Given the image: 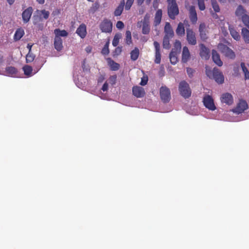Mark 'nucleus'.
Here are the masks:
<instances>
[{
    "mask_svg": "<svg viewBox=\"0 0 249 249\" xmlns=\"http://www.w3.org/2000/svg\"><path fill=\"white\" fill-rule=\"evenodd\" d=\"M206 73L210 78L213 79L218 84H222L224 81V77L223 73L216 68H214L212 71L206 68Z\"/></svg>",
    "mask_w": 249,
    "mask_h": 249,
    "instance_id": "nucleus-1",
    "label": "nucleus"
},
{
    "mask_svg": "<svg viewBox=\"0 0 249 249\" xmlns=\"http://www.w3.org/2000/svg\"><path fill=\"white\" fill-rule=\"evenodd\" d=\"M167 13L169 17L175 19L176 17L179 14V9L176 0H167Z\"/></svg>",
    "mask_w": 249,
    "mask_h": 249,
    "instance_id": "nucleus-2",
    "label": "nucleus"
},
{
    "mask_svg": "<svg viewBox=\"0 0 249 249\" xmlns=\"http://www.w3.org/2000/svg\"><path fill=\"white\" fill-rule=\"evenodd\" d=\"M178 90L180 94L185 99L189 98L191 96V89L189 84L185 81H182L179 83Z\"/></svg>",
    "mask_w": 249,
    "mask_h": 249,
    "instance_id": "nucleus-3",
    "label": "nucleus"
},
{
    "mask_svg": "<svg viewBox=\"0 0 249 249\" xmlns=\"http://www.w3.org/2000/svg\"><path fill=\"white\" fill-rule=\"evenodd\" d=\"M160 98L165 103H168L171 99V92L166 86H161L160 89Z\"/></svg>",
    "mask_w": 249,
    "mask_h": 249,
    "instance_id": "nucleus-4",
    "label": "nucleus"
},
{
    "mask_svg": "<svg viewBox=\"0 0 249 249\" xmlns=\"http://www.w3.org/2000/svg\"><path fill=\"white\" fill-rule=\"evenodd\" d=\"M99 27L102 32L111 33L112 30V23L109 19L105 18L100 23Z\"/></svg>",
    "mask_w": 249,
    "mask_h": 249,
    "instance_id": "nucleus-5",
    "label": "nucleus"
},
{
    "mask_svg": "<svg viewBox=\"0 0 249 249\" xmlns=\"http://www.w3.org/2000/svg\"><path fill=\"white\" fill-rule=\"evenodd\" d=\"M218 49L221 53L226 57L231 59L234 58L235 55L234 52L227 46L224 44H220L218 45Z\"/></svg>",
    "mask_w": 249,
    "mask_h": 249,
    "instance_id": "nucleus-6",
    "label": "nucleus"
},
{
    "mask_svg": "<svg viewBox=\"0 0 249 249\" xmlns=\"http://www.w3.org/2000/svg\"><path fill=\"white\" fill-rule=\"evenodd\" d=\"M186 39L189 44L195 45L196 44V38L195 33L190 28L186 29Z\"/></svg>",
    "mask_w": 249,
    "mask_h": 249,
    "instance_id": "nucleus-7",
    "label": "nucleus"
},
{
    "mask_svg": "<svg viewBox=\"0 0 249 249\" xmlns=\"http://www.w3.org/2000/svg\"><path fill=\"white\" fill-rule=\"evenodd\" d=\"M203 102L204 106L209 110L213 111L216 109L213 100L212 96L206 95L203 97Z\"/></svg>",
    "mask_w": 249,
    "mask_h": 249,
    "instance_id": "nucleus-8",
    "label": "nucleus"
},
{
    "mask_svg": "<svg viewBox=\"0 0 249 249\" xmlns=\"http://www.w3.org/2000/svg\"><path fill=\"white\" fill-rule=\"evenodd\" d=\"M248 107L247 103L243 100H240L235 108L232 109V111L237 114L243 112Z\"/></svg>",
    "mask_w": 249,
    "mask_h": 249,
    "instance_id": "nucleus-9",
    "label": "nucleus"
},
{
    "mask_svg": "<svg viewBox=\"0 0 249 249\" xmlns=\"http://www.w3.org/2000/svg\"><path fill=\"white\" fill-rule=\"evenodd\" d=\"M33 9L32 7H29L24 10L22 13V18L24 23L28 22L32 15Z\"/></svg>",
    "mask_w": 249,
    "mask_h": 249,
    "instance_id": "nucleus-10",
    "label": "nucleus"
},
{
    "mask_svg": "<svg viewBox=\"0 0 249 249\" xmlns=\"http://www.w3.org/2000/svg\"><path fill=\"white\" fill-rule=\"evenodd\" d=\"M221 101L223 103L231 105L233 102V99L232 95L229 93H225L222 94L221 97Z\"/></svg>",
    "mask_w": 249,
    "mask_h": 249,
    "instance_id": "nucleus-11",
    "label": "nucleus"
},
{
    "mask_svg": "<svg viewBox=\"0 0 249 249\" xmlns=\"http://www.w3.org/2000/svg\"><path fill=\"white\" fill-rule=\"evenodd\" d=\"M200 50L199 54L202 59L207 60L210 57V51L203 44L199 45Z\"/></svg>",
    "mask_w": 249,
    "mask_h": 249,
    "instance_id": "nucleus-12",
    "label": "nucleus"
},
{
    "mask_svg": "<svg viewBox=\"0 0 249 249\" xmlns=\"http://www.w3.org/2000/svg\"><path fill=\"white\" fill-rule=\"evenodd\" d=\"M189 18L192 24H195L197 21L196 12L194 6H191L189 9Z\"/></svg>",
    "mask_w": 249,
    "mask_h": 249,
    "instance_id": "nucleus-13",
    "label": "nucleus"
},
{
    "mask_svg": "<svg viewBox=\"0 0 249 249\" xmlns=\"http://www.w3.org/2000/svg\"><path fill=\"white\" fill-rule=\"evenodd\" d=\"M133 94L137 98L143 97L145 92L143 88L139 86H134L132 88Z\"/></svg>",
    "mask_w": 249,
    "mask_h": 249,
    "instance_id": "nucleus-14",
    "label": "nucleus"
},
{
    "mask_svg": "<svg viewBox=\"0 0 249 249\" xmlns=\"http://www.w3.org/2000/svg\"><path fill=\"white\" fill-rule=\"evenodd\" d=\"M164 32L165 33V36L164 37L172 38L174 36V33L173 30L169 22H166Z\"/></svg>",
    "mask_w": 249,
    "mask_h": 249,
    "instance_id": "nucleus-15",
    "label": "nucleus"
},
{
    "mask_svg": "<svg viewBox=\"0 0 249 249\" xmlns=\"http://www.w3.org/2000/svg\"><path fill=\"white\" fill-rule=\"evenodd\" d=\"M162 15V12L161 9H158L155 15L154 25V26H157L159 25L161 22Z\"/></svg>",
    "mask_w": 249,
    "mask_h": 249,
    "instance_id": "nucleus-16",
    "label": "nucleus"
},
{
    "mask_svg": "<svg viewBox=\"0 0 249 249\" xmlns=\"http://www.w3.org/2000/svg\"><path fill=\"white\" fill-rule=\"evenodd\" d=\"M212 58L213 62L218 66H222L223 62L220 59L219 54L216 51L213 50L212 51Z\"/></svg>",
    "mask_w": 249,
    "mask_h": 249,
    "instance_id": "nucleus-17",
    "label": "nucleus"
},
{
    "mask_svg": "<svg viewBox=\"0 0 249 249\" xmlns=\"http://www.w3.org/2000/svg\"><path fill=\"white\" fill-rule=\"evenodd\" d=\"M229 30L230 32V34L231 35V36L236 40L238 41L240 39V36L239 35V33L236 31V30L235 29L234 27L231 25H229Z\"/></svg>",
    "mask_w": 249,
    "mask_h": 249,
    "instance_id": "nucleus-18",
    "label": "nucleus"
},
{
    "mask_svg": "<svg viewBox=\"0 0 249 249\" xmlns=\"http://www.w3.org/2000/svg\"><path fill=\"white\" fill-rule=\"evenodd\" d=\"M235 15L238 17H241V19H243V18L244 16H247V11L244 8L243 6L240 5H239L235 12Z\"/></svg>",
    "mask_w": 249,
    "mask_h": 249,
    "instance_id": "nucleus-19",
    "label": "nucleus"
},
{
    "mask_svg": "<svg viewBox=\"0 0 249 249\" xmlns=\"http://www.w3.org/2000/svg\"><path fill=\"white\" fill-rule=\"evenodd\" d=\"M190 57V53L187 47L184 46L183 48L182 53V61L183 63L187 62Z\"/></svg>",
    "mask_w": 249,
    "mask_h": 249,
    "instance_id": "nucleus-20",
    "label": "nucleus"
},
{
    "mask_svg": "<svg viewBox=\"0 0 249 249\" xmlns=\"http://www.w3.org/2000/svg\"><path fill=\"white\" fill-rule=\"evenodd\" d=\"M76 32L82 38H84L87 34L86 25L84 24L80 25L77 29Z\"/></svg>",
    "mask_w": 249,
    "mask_h": 249,
    "instance_id": "nucleus-21",
    "label": "nucleus"
},
{
    "mask_svg": "<svg viewBox=\"0 0 249 249\" xmlns=\"http://www.w3.org/2000/svg\"><path fill=\"white\" fill-rule=\"evenodd\" d=\"M54 47L57 51H61L63 48V41L61 38L55 37L54 39Z\"/></svg>",
    "mask_w": 249,
    "mask_h": 249,
    "instance_id": "nucleus-22",
    "label": "nucleus"
},
{
    "mask_svg": "<svg viewBox=\"0 0 249 249\" xmlns=\"http://www.w3.org/2000/svg\"><path fill=\"white\" fill-rule=\"evenodd\" d=\"M125 5L124 0H122L114 12V15L116 17L120 16L123 11Z\"/></svg>",
    "mask_w": 249,
    "mask_h": 249,
    "instance_id": "nucleus-23",
    "label": "nucleus"
},
{
    "mask_svg": "<svg viewBox=\"0 0 249 249\" xmlns=\"http://www.w3.org/2000/svg\"><path fill=\"white\" fill-rule=\"evenodd\" d=\"M108 65L109 66L111 71H117L120 68L119 64L115 62L114 61L112 60L110 58H107V59Z\"/></svg>",
    "mask_w": 249,
    "mask_h": 249,
    "instance_id": "nucleus-24",
    "label": "nucleus"
},
{
    "mask_svg": "<svg viewBox=\"0 0 249 249\" xmlns=\"http://www.w3.org/2000/svg\"><path fill=\"white\" fill-rule=\"evenodd\" d=\"M199 32L201 38L204 40L207 38L206 33V26L204 23H201L199 27Z\"/></svg>",
    "mask_w": 249,
    "mask_h": 249,
    "instance_id": "nucleus-25",
    "label": "nucleus"
},
{
    "mask_svg": "<svg viewBox=\"0 0 249 249\" xmlns=\"http://www.w3.org/2000/svg\"><path fill=\"white\" fill-rule=\"evenodd\" d=\"M177 35L179 36H182L185 35V27L184 24L182 22H179L176 30Z\"/></svg>",
    "mask_w": 249,
    "mask_h": 249,
    "instance_id": "nucleus-26",
    "label": "nucleus"
},
{
    "mask_svg": "<svg viewBox=\"0 0 249 249\" xmlns=\"http://www.w3.org/2000/svg\"><path fill=\"white\" fill-rule=\"evenodd\" d=\"M241 34L244 42L247 44H249V30L246 28H243Z\"/></svg>",
    "mask_w": 249,
    "mask_h": 249,
    "instance_id": "nucleus-27",
    "label": "nucleus"
},
{
    "mask_svg": "<svg viewBox=\"0 0 249 249\" xmlns=\"http://www.w3.org/2000/svg\"><path fill=\"white\" fill-rule=\"evenodd\" d=\"M54 34H55V37H58V38H61L60 36L65 37L68 35V33L66 30H61L59 29H55L54 30Z\"/></svg>",
    "mask_w": 249,
    "mask_h": 249,
    "instance_id": "nucleus-28",
    "label": "nucleus"
},
{
    "mask_svg": "<svg viewBox=\"0 0 249 249\" xmlns=\"http://www.w3.org/2000/svg\"><path fill=\"white\" fill-rule=\"evenodd\" d=\"M24 30L21 28L18 29L16 30L14 36V39L15 41H18L24 36Z\"/></svg>",
    "mask_w": 249,
    "mask_h": 249,
    "instance_id": "nucleus-29",
    "label": "nucleus"
},
{
    "mask_svg": "<svg viewBox=\"0 0 249 249\" xmlns=\"http://www.w3.org/2000/svg\"><path fill=\"white\" fill-rule=\"evenodd\" d=\"M139 50L138 48L135 47L130 53V58L133 61L136 60L139 56Z\"/></svg>",
    "mask_w": 249,
    "mask_h": 249,
    "instance_id": "nucleus-30",
    "label": "nucleus"
},
{
    "mask_svg": "<svg viewBox=\"0 0 249 249\" xmlns=\"http://www.w3.org/2000/svg\"><path fill=\"white\" fill-rule=\"evenodd\" d=\"M6 72L8 75L13 76L16 74L18 71L17 69L14 67H8L6 68Z\"/></svg>",
    "mask_w": 249,
    "mask_h": 249,
    "instance_id": "nucleus-31",
    "label": "nucleus"
},
{
    "mask_svg": "<svg viewBox=\"0 0 249 249\" xmlns=\"http://www.w3.org/2000/svg\"><path fill=\"white\" fill-rule=\"evenodd\" d=\"M178 53L171 51L169 54L170 62L172 64H175L178 61Z\"/></svg>",
    "mask_w": 249,
    "mask_h": 249,
    "instance_id": "nucleus-32",
    "label": "nucleus"
},
{
    "mask_svg": "<svg viewBox=\"0 0 249 249\" xmlns=\"http://www.w3.org/2000/svg\"><path fill=\"white\" fill-rule=\"evenodd\" d=\"M100 4L97 1L94 3L92 6L89 9L88 12L89 14H94L99 8Z\"/></svg>",
    "mask_w": 249,
    "mask_h": 249,
    "instance_id": "nucleus-33",
    "label": "nucleus"
},
{
    "mask_svg": "<svg viewBox=\"0 0 249 249\" xmlns=\"http://www.w3.org/2000/svg\"><path fill=\"white\" fill-rule=\"evenodd\" d=\"M181 48V43L178 40H176L174 44V48L171 51L175 52L176 53H179L180 52Z\"/></svg>",
    "mask_w": 249,
    "mask_h": 249,
    "instance_id": "nucleus-34",
    "label": "nucleus"
},
{
    "mask_svg": "<svg viewBox=\"0 0 249 249\" xmlns=\"http://www.w3.org/2000/svg\"><path fill=\"white\" fill-rule=\"evenodd\" d=\"M23 70L24 74L28 76L32 75V72L33 71L32 67L29 65H25L23 67Z\"/></svg>",
    "mask_w": 249,
    "mask_h": 249,
    "instance_id": "nucleus-35",
    "label": "nucleus"
},
{
    "mask_svg": "<svg viewBox=\"0 0 249 249\" xmlns=\"http://www.w3.org/2000/svg\"><path fill=\"white\" fill-rule=\"evenodd\" d=\"M109 41L108 40L104 45L103 48L101 51V53L103 55H108L109 53Z\"/></svg>",
    "mask_w": 249,
    "mask_h": 249,
    "instance_id": "nucleus-36",
    "label": "nucleus"
},
{
    "mask_svg": "<svg viewBox=\"0 0 249 249\" xmlns=\"http://www.w3.org/2000/svg\"><path fill=\"white\" fill-rule=\"evenodd\" d=\"M150 31L149 24L142 23V33L144 35H148Z\"/></svg>",
    "mask_w": 249,
    "mask_h": 249,
    "instance_id": "nucleus-37",
    "label": "nucleus"
},
{
    "mask_svg": "<svg viewBox=\"0 0 249 249\" xmlns=\"http://www.w3.org/2000/svg\"><path fill=\"white\" fill-rule=\"evenodd\" d=\"M125 43L130 45L132 43L131 33L130 31H126L125 32Z\"/></svg>",
    "mask_w": 249,
    "mask_h": 249,
    "instance_id": "nucleus-38",
    "label": "nucleus"
},
{
    "mask_svg": "<svg viewBox=\"0 0 249 249\" xmlns=\"http://www.w3.org/2000/svg\"><path fill=\"white\" fill-rule=\"evenodd\" d=\"M121 38V34H117L114 36L113 39L112 40V45L114 47H116L119 43V40Z\"/></svg>",
    "mask_w": 249,
    "mask_h": 249,
    "instance_id": "nucleus-39",
    "label": "nucleus"
},
{
    "mask_svg": "<svg viewBox=\"0 0 249 249\" xmlns=\"http://www.w3.org/2000/svg\"><path fill=\"white\" fill-rule=\"evenodd\" d=\"M170 38L169 37H163L162 45L164 49H169L170 48Z\"/></svg>",
    "mask_w": 249,
    "mask_h": 249,
    "instance_id": "nucleus-40",
    "label": "nucleus"
},
{
    "mask_svg": "<svg viewBox=\"0 0 249 249\" xmlns=\"http://www.w3.org/2000/svg\"><path fill=\"white\" fill-rule=\"evenodd\" d=\"M211 3L213 10L215 12H219L220 11V8L216 0H211Z\"/></svg>",
    "mask_w": 249,
    "mask_h": 249,
    "instance_id": "nucleus-41",
    "label": "nucleus"
},
{
    "mask_svg": "<svg viewBox=\"0 0 249 249\" xmlns=\"http://www.w3.org/2000/svg\"><path fill=\"white\" fill-rule=\"evenodd\" d=\"M35 57V55L33 53L29 52L26 56V63L33 62L34 60Z\"/></svg>",
    "mask_w": 249,
    "mask_h": 249,
    "instance_id": "nucleus-42",
    "label": "nucleus"
},
{
    "mask_svg": "<svg viewBox=\"0 0 249 249\" xmlns=\"http://www.w3.org/2000/svg\"><path fill=\"white\" fill-rule=\"evenodd\" d=\"M208 0H197L198 6L199 9L201 11H203L205 9V1Z\"/></svg>",
    "mask_w": 249,
    "mask_h": 249,
    "instance_id": "nucleus-43",
    "label": "nucleus"
},
{
    "mask_svg": "<svg viewBox=\"0 0 249 249\" xmlns=\"http://www.w3.org/2000/svg\"><path fill=\"white\" fill-rule=\"evenodd\" d=\"M122 51V47L118 46L115 48L112 53L113 56H116L120 55Z\"/></svg>",
    "mask_w": 249,
    "mask_h": 249,
    "instance_id": "nucleus-44",
    "label": "nucleus"
},
{
    "mask_svg": "<svg viewBox=\"0 0 249 249\" xmlns=\"http://www.w3.org/2000/svg\"><path fill=\"white\" fill-rule=\"evenodd\" d=\"M161 61V54L160 52H155V63L160 64Z\"/></svg>",
    "mask_w": 249,
    "mask_h": 249,
    "instance_id": "nucleus-45",
    "label": "nucleus"
},
{
    "mask_svg": "<svg viewBox=\"0 0 249 249\" xmlns=\"http://www.w3.org/2000/svg\"><path fill=\"white\" fill-rule=\"evenodd\" d=\"M134 0H127L125 5V9L126 10H129L131 7Z\"/></svg>",
    "mask_w": 249,
    "mask_h": 249,
    "instance_id": "nucleus-46",
    "label": "nucleus"
},
{
    "mask_svg": "<svg viewBox=\"0 0 249 249\" xmlns=\"http://www.w3.org/2000/svg\"><path fill=\"white\" fill-rule=\"evenodd\" d=\"M242 21L245 25L249 28V16H244Z\"/></svg>",
    "mask_w": 249,
    "mask_h": 249,
    "instance_id": "nucleus-47",
    "label": "nucleus"
},
{
    "mask_svg": "<svg viewBox=\"0 0 249 249\" xmlns=\"http://www.w3.org/2000/svg\"><path fill=\"white\" fill-rule=\"evenodd\" d=\"M186 71L189 77L190 78H192L193 76L194 73L195 71L194 69L191 68H187Z\"/></svg>",
    "mask_w": 249,
    "mask_h": 249,
    "instance_id": "nucleus-48",
    "label": "nucleus"
},
{
    "mask_svg": "<svg viewBox=\"0 0 249 249\" xmlns=\"http://www.w3.org/2000/svg\"><path fill=\"white\" fill-rule=\"evenodd\" d=\"M41 13L43 15V18L44 19H47L48 18L50 15V13L49 11H46L45 10H42L41 11Z\"/></svg>",
    "mask_w": 249,
    "mask_h": 249,
    "instance_id": "nucleus-49",
    "label": "nucleus"
},
{
    "mask_svg": "<svg viewBox=\"0 0 249 249\" xmlns=\"http://www.w3.org/2000/svg\"><path fill=\"white\" fill-rule=\"evenodd\" d=\"M117 80V76L116 75L110 76L109 77V81L110 83L113 85L116 83Z\"/></svg>",
    "mask_w": 249,
    "mask_h": 249,
    "instance_id": "nucleus-50",
    "label": "nucleus"
},
{
    "mask_svg": "<svg viewBox=\"0 0 249 249\" xmlns=\"http://www.w3.org/2000/svg\"><path fill=\"white\" fill-rule=\"evenodd\" d=\"M148 82V77L147 76L146 77H143L140 83V85L142 86H145L147 84Z\"/></svg>",
    "mask_w": 249,
    "mask_h": 249,
    "instance_id": "nucleus-51",
    "label": "nucleus"
},
{
    "mask_svg": "<svg viewBox=\"0 0 249 249\" xmlns=\"http://www.w3.org/2000/svg\"><path fill=\"white\" fill-rule=\"evenodd\" d=\"M124 24L122 21H118L116 23V27L118 29H122L124 27Z\"/></svg>",
    "mask_w": 249,
    "mask_h": 249,
    "instance_id": "nucleus-52",
    "label": "nucleus"
},
{
    "mask_svg": "<svg viewBox=\"0 0 249 249\" xmlns=\"http://www.w3.org/2000/svg\"><path fill=\"white\" fill-rule=\"evenodd\" d=\"M155 52H160V45L157 41L154 42Z\"/></svg>",
    "mask_w": 249,
    "mask_h": 249,
    "instance_id": "nucleus-53",
    "label": "nucleus"
},
{
    "mask_svg": "<svg viewBox=\"0 0 249 249\" xmlns=\"http://www.w3.org/2000/svg\"><path fill=\"white\" fill-rule=\"evenodd\" d=\"M241 67L242 68V71L244 72V73H245L248 71H249L247 68L245 66V64L244 62H241Z\"/></svg>",
    "mask_w": 249,
    "mask_h": 249,
    "instance_id": "nucleus-54",
    "label": "nucleus"
},
{
    "mask_svg": "<svg viewBox=\"0 0 249 249\" xmlns=\"http://www.w3.org/2000/svg\"><path fill=\"white\" fill-rule=\"evenodd\" d=\"M149 18L150 17L148 14L145 15L142 23H146L149 24Z\"/></svg>",
    "mask_w": 249,
    "mask_h": 249,
    "instance_id": "nucleus-55",
    "label": "nucleus"
},
{
    "mask_svg": "<svg viewBox=\"0 0 249 249\" xmlns=\"http://www.w3.org/2000/svg\"><path fill=\"white\" fill-rule=\"evenodd\" d=\"M108 85L107 82H106L102 86V90L103 91H107L108 90Z\"/></svg>",
    "mask_w": 249,
    "mask_h": 249,
    "instance_id": "nucleus-56",
    "label": "nucleus"
},
{
    "mask_svg": "<svg viewBox=\"0 0 249 249\" xmlns=\"http://www.w3.org/2000/svg\"><path fill=\"white\" fill-rule=\"evenodd\" d=\"M105 80L104 76L101 75L98 78L97 82L98 83H102Z\"/></svg>",
    "mask_w": 249,
    "mask_h": 249,
    "instance_id": "nucleus-57",
    "label": "nucleus"
},
{
    "mask_svg": "<svg viewBox=\"0 0 249 249\" xmlns=\"http://www.w3.org/2000/svg\"><path fill=\"white\" fill-rule=\"evenodd\" d=\"M146 0L148 3L150 2L151 1V0ZM144 1V0H137V2L138 5L140 6L143 4Z\"/></svg>",
    "mask_w": 249,
    "mask_h": 249,
    "instance_id": "nucleus-58",
    "label": "nucleus"
},
{
    "mask_svg": "<svg viewBox=\"0 0 249 249\" xmlns=\"http://www.w3.org/2000/svg\"><path fill=\"white\" fill-rule=\"evenodd\" d=\"M60 13V10L59 9H56L53 12L52 15L54 16L59 15Z\"/></svg>",
    "mask_w": 249,
    "mask_h": 249,
    "instance_id": "nucleus-59",
    "label": "nucleus"
},
{
    "mask_svg": "<svg viewBox=\"0 0 249 249\" xmlns=\"http://www.w3.org/2000/svg\"><path fill=\"white\" fill-rule=\"evenodd\" d=\"M182 23L184 24V26H185V27H186V29L187 28H189L190 27V25L189 24V22H188V20H184Z\"/></svg>",
    "mask_w": 249,
    "mask_h": 249,
    "instance_id": "nucleus-60",
    "label": "nucleus"
},
{
    "mask_svg": "<svg viewBox=\"0 0 249 249\" xmlns=\"http://www.w3.org/2000/svg\"><path fill=\"white\" fill-rule=\"evenodd\" d=\"M85 50L88 53H89L91 51V47L90 46H88Z\"/></svg>",
    "mask_w": 249,
    "mask_h": 249,
    "instance_id": "nucleus-61",
    "label": "nucleus"
},
{
    "mask_svg": "<svg viewBox=\"0 0 249 249\" xmlns=\"http://www.w3.org/2000/svg\"><path fill=\"white\" fill-rule=\"evenodd\" d=\"M245 79H249V71L244 73Z\"/></svg>",
    "mask_w": 249,
    "mask_h": 249,
    "instance_id": "nucleus-62",
    "label": "nucleus"
},
{
    "mask_svg": "<svg viewBox=\"0 0 249 249\" xmlns=\"http://www.w3.org/2000/svg\"><path fill=\"white\" fill-rule=\"evenodd\" d=\"M32 47V45H30V44H28L27 45V48L29 49V52L31 53V48Z\"/></svg>",
    "mask_w": 249,
    "mask_h": 249,
    "instance_id": "nucleus-63",
    "label": "nucleus"
},
{
    "mask_svg": "<svg viewBox=\"0 0 249 249\" xmlns=\"http://www.w3.org/2000/svg\"><path fill=\"white\" fill-rule=\"evenodd\" d=\"M7 1L10 5H12L14 3L15 0H7Z\"/></svg>",
    "mask_w": 249,
    "mask_h": 249,
    "instance_id": "nucleus-64",
    "label": "nucleus"
}]
</instances>
